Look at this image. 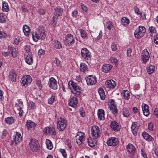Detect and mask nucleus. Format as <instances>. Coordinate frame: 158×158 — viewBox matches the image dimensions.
Masks as SVG:
<instances>
[{"label":"nucleus","instance_id":"1","mask_svg":"<svg viewBox=\"0 0 158 158\" xmlns=\"http://www.w3.org/2000/svg\"><path fill=\"white\" fill-rule=\"evenodd\" d=\"M45 33V31L44 27L43 26H39L37 29V31L32 32V37L33 40L36 42L39 39L44 40L46 36Z\"/></svg>","mask_w":158,"mask_h":158},{"label":"nucleus","instance_id":"2","mask_svg":"<svg viewBox=\"0 0 158 158\" xmlns=\"http://www.w3.org/2000/svg\"><path fill=\"white\" fill-rule=\"evenodd\" d=\"M68 85L69 88L71 89H73V93L75 94V95L77 97H80L82 94V88L78 86L77 83L73 82L72 81H70L68 83Z\"/></svg>","mask_w":158,"mask_h":158},{"label":"nucleus","instance_id":"3","mask_svg":"<svg viewBox=\"0 0 158 158\" xmlns=\"http://www.w3.org/2000/svg\"><path fill=\"white\" fill-rule=\"evenodd\" d=\"M57 128L60 131H63L68 124L67 120L64 118L60 117L57 119Z\"/></svg>","mask_w":158,"mask_h":158},{"label":"nucleus","instance_id":"4","mask_svg":"<svg viewBox=\"0 0 158 158\" xmlns=\"http://www.w3.org/2000/svg\"><path fill=\"white\" fill-rule=\"evenodd\" d=\"M29 144L30 149L33 152H36L39 150L40 145L37 141L30 139Z\"/></svg>","mask_w":158,"mask_h":158},{"label":"nucleus","instance_id":"5","mask_svg":"<svg viewBox=\"0 0 158 158\" xmlns=\"http://www.w3.org/2000/svg\"><path fill=\"white\" fill-rule=\"evenodd\" d=\"M31 81V77L28 75H26L23 77L20 81L22 85L25 87L30 85Z\"/></svg>","mask_w":158,"mask_h":158},{"label":"nucleus","instance_id":"6","mask_svg":"<svg viewBox=\"0 0 158 158\" xmlns=\"http://www.w3.org/2000/svg\"><path fill=\"white\" fill-rule=\"evenodd\" d=\"M146 32V29L144 26H139L134 32V35L137 38H139L143 35V34Z\"/></svg>","mask_w":158,"mask_h":158},{"label":"nucleus","instance_id":"7","mask_svg":"<svg viewBox=\"0 0 158 158\" xmlns=\"http://www.w3.org/2000/svg\"><path fill=\"white\" fill-rule=\"evenodd\" d=\"M74 38L71 34H68L65 36L64 40L65 44L68 46H70L74 43Z\"/></svg>","mask_w":158,"mask_h":158},{"label":"nucleus","instance_id":"8","mask_svg":"<svg viewBox=\"0 0 158 158\" xmlns=\"http://www.w3.org/2000/svg\"><path fill=\"white\" fill-rule=\"evenodd\" d=\"M85 135L81 132L77 133L76 136V142L78 145H80L85 140Z\"/></svg>","mask_w":158,"mask_h":158},{"label":"nucleus","instance_id":"9","mask_svg":"<svg viewBox=\"0 0 158 158\" xmlns=\"http://www.w3.org/2000/svg\"><path fill=\"white\" fill-rule=\"evenodd\" d=\"M92 136L95 139H97L100 135V130L99 127L97 126H92L91 129Z\"/></svg>","mask_w":158,"mask_h":158},{"label":"nucleus","instance_id":"10","mask_svg":"<svg viewBox=\"0 0 158 158\" xmlns=\"http://www.w3.org/2000/svg\"><path fill=\"white\" fill-rule=\"evenodd\" d=\"M14 140L12 142V143H15V145H17L19 144L21 141L22 137L21 134L18 132H16L13 136Z\"/></svg>","mask_w":158,"mask_h":158},{"label":"nucleus","instance_id":"11","mask_svg":"<svg viewBox=\"0 0 158 158\" xmlns=\"http://www.w3.org/2000/svg\"><path fill=\"white\" fill-rule=\"evenodd\" d=\"M86 81L88 85H94L97 82L96 76L92 75L89 76L86 78Z\"/></svg>","mask_w":158,"mask_h":158},{"label":"nucleus","instance_id":"12","mask_svg":"<svg viewBox=\"0 0 158 158\" xmlns=\"http://www.w3.org/2000/svg\"><path fill=\"white\" fill-rule=\"evenodd\" d=\"M81 53L82 57L83 58L87 60L90 59L91 56V53L86 48H82L81 51Z\"/></svg>","mask_w":158,"mask_h":158},{"label":"nucleus","instance_id":"13","mask_svg":"<svg viewBox=\"0 0 158 158\" xmlns=\"http://www.w3.org/2000/svg\"><path fill=\"white\" fill-rule=\"evenodd\" d=\"M149 57L150 56L148 52L147 49H144L141 55V60L142 63L145 64L148 60Z\"/></svg>","mask_w":158,"mask_h":158},{"label":"nucleus","instance_id":"14","mask_svg":"<svg viewBox=\"0 0 158 158\" xmlns=\"http://www.w3.org/2000/svg\"><path fill=\"white\" fill-rule=\"evenodd\" d=\"M110 126L111 128L115 131H118L120 129V126L119 124L114 121L111 122Z\"/></svg>","mask_w":158,"mask_h":158},{"label":"nucleus","instance_id":"15","mask_svg":"<svg viewBox=\"0 0 158 158\" xmlns=\"http://www.w3.org/2000/svg\"><path fill=\"white\" fill-rule=\"evenodd\" d=\"M118 139L117 138L111 137L107 141V144L110 146H116L118 143Z\"/></svg>","mask_w":158,"mask_h":158},{"label":"nucleus","instance_id":"16","mask_svg":"<svg viewBox=\"0 0 158 158\" xmlns=\"http://www.w3.org/2000/svg\"><path fill=\"white\" fill-rule=\"evenodd\" d=\"M114 101L113 100H111L109 108L113 114L116 116L117 114L118 111L117 107L114 104Z\"/></svg>","mask_w":158,"mask_h":158},{"label":"nucleus","instance_id":"17","mask_svg":"<svg viewBox=\"0 0 158 158\" xmlns=\"http://www.w3.org/2000/svg\"><path fill=\"white\" fill-rule=\"evenodd\" d=\"M127 152L131 154L134 155L136 152V149L132 144L129 143L126 147Z\"/></svg>","mask_w":158,"mask_h":158},{"label":"nucleus","instance_id":"18","mask_svg":"<svg viewBox=\"0 0 158 158\" xmlns=\"http://www.w3.org/2000/svg\"><path fill=\"white\" fill-rule=\"evenodd\" d=\"M50 87L54 90H56L57 88V81L53 77H51L48 82Z\"/></svg>","mask_w":158,"mask_h":158},{"label":"nucleus","instance_id":"19","mask_svg":"<svg viewBox=\"0 0 158 158\" xmlns=\"http://www.w3.org/2000/svg\"><path fill=\"white\" fill-rule=\"evenodd\" d=\"M78 103L77 99L76 97H73L70 99L69 103V105L73 108H75Z\"/></svg>","mask_w":158,"mask_h":158},{"label":"nucleus","instance_id":"20","mask_svg":"<svg viewBox=\"0 0 158 158\" xmlns=\"http://www.w3.org/2000/svg\"><path fill=\"white\" fill-rule=\"evenodd\" d=\"M142 106L143 114L146 116H148L149 114L148 106L146 104H143Z\"/></svg>","mask_w":158,"mask_h":158},{"label":"nucleus","instance_id":"21","mask_svg":"<svg viewBox=\"0 0 158 158\" xmlns=\"http://www.w3.org/2000/svg\"><path fill=\"white\" fill-rule=\"evenodd\" d=\"M106 85L108 88H114L116 86V83L112 80H108L106 81Z\"/></svg>","mask_w":158,"mask_h":158},{"label":"nucleus","instance_id":"22","mask_svg":"<svg viewBox=\"0 0 158 158\" xmlns=\"http://www.w3.org/2000/svg\"><path fill=\"white\" fill-rule=\"evenodd\" d=\"M112 66L109 64H105L102 67V71L105 73H108L111 69Z\"/></svg>","mask_w":158,"mask_h":158},{"label":"nucleus","instance_id":"23","mask_svg":"<svg viewBox=\"0 0 158 158\" xmlns=\"http://www.w3.org/2000/svg\"><path fill=\"white\" fill-rule=\"evenodd\" d=\"M63 10L60 6H57L55 9L54 15L58 17L62 15Z\"/></svg>","mask_w":158,"mask_h":158},{"label":"nucleus","instance_id":"24","mask_svg":"<svg viewBox=\"0 0 158 158\" xmlns=\"http://www.w3.org/2000/svg\"><path fill=\"white\" fill-rule=\"evenodd\" d=\"M138 126L137 123H133L131 127L132 133L135 136L137 134Z\"/></svg>","mask_w":158,"mask_h":158},{"label":"nucleus","instance_id":"25","mask_svg":"<svg viewBox=\"0 0 158 158\" xmlns=\"http://www.w3.org/2000/svg\"><path fill=\"white\" fill-rule=\"evenodd\" d=\"M98 118L100 120H104L105 119V112L102 109H99L98 111Z\"/></svg>","mask_w":158,"mask_h":158},{"label":"nucleus","instance_id":"26","mask_svg":"<svg viewBox=\"0 0 158 158\" xmlns=\"http://www.w3.org/2000/svg\"><path fill=\"white\" fill-rule=\"evenodd\" d=\"M88 145L90 147H94L96 145V141L91 137L87 139Z\"/></svg>","mask_w":158,"mask_h":158},{"label":"nucleus","instance_id":"27","mask_svg":"<svg viewBox=\"0 0 158 158\" xmlns=\"http://www.w3.org/2000/svg\"><path fill=\"white\" fill-rule=\"evenodd\" d=\"M25 61L27 64L29 65H31L32 64L33 60L32 54L31 53L28 54L25 58Z\"/></svg>","mask_w":158,"mask_h":158},{"label":"nucleus","instance_id":"28","mask_svg":"<svg viewBox=\"0 0 158 158\" xmlns=\"http://www.w3.org/2000/svg\"><path fill=\"white\" fill-rule=\"evenodd\" d=\"M46 130L47 132L51 135H54L56 134V130L53 127L51 128L48 127L46 128Z\"/></svg>","mask_w":158,"mask_h":158},{"label":"nucleus","instance_id":"29","mask_svg":"<svg viewBox=\"0 0 158 158\" xmlns=\"http://www.w3.org/2000/svg\"><path fill=\"white\" fill-rule=\"evenodd\" d=\"M9 50L10 54L11 53L12 56L13 57L15 58L17 56V52L15 48L9 47Z\"/></svg>","mask_w":158,"mask_h":158},{"label":"nucleus","instance_id":"30","mask_svg":"<svg viewBox=\"0 0 158 158\" xmlns=\"http://www.w3.org/2000/svg\"><path fill=\"white\" fill-rule=\"evenodd\" d=\"M23 32L26 36H28L30 30V27L27 25H24L23 28Z\"/></svg>","mask_w":158,"mask_h":158},{"label":"nucleus","instance_id":"31","mask_svg":"<svg viewBox=\"0 0 158 158\" xmlns=\"http://www.w3.org/2000/svg\"><path fill=\"white\" fill-rule=\"evenodd\" d=\"M53 46L55 48L58 49H60L62 48L61 43L56 40H55L54 41Z\"/></svg>","mask_w":158,"mask_h":158},{"label":"nucleus","instance_id":"32","mask_svg":"<svg viewBox=\"0 0 158 158\" xmlns=\"http://www.w3.org/2000/svg\"><path fill=\"white\" fill-rule=\"evenodd\" d=\"M9 77L12 81H15L16 78V75L15 72L14 71H11L9 73Z\"/></svg>","mask_w":158,"mask_h":158},{"label":"nucleus","instance_id":"33","mask_svg":"<svg viewBox=\"0 0 158 158\" xmlns=\"http://www.w3.org/2000/svg\"><path fill=\"white\" fill-rule=\"evenodd\" d=\"M142 135L143 138L148 141H151L153 139V138L145 132L142 133Z\"/></svg>","mask_w":158,"mask_h":158},{"label":"nucleus","instance_id":"34","mask_svg":"<svg viewBox=\"0 0 158 158\" xmlns=\"http://www.w3.org/2000/svg\"><path fill=\"white\" fill-rule=\"evenodd\" d=\"M121 23L123 26H127L130 23L129 20L127 17H123L121 19Z\"/></svg>","mask_w":158,"mask_h":158},{"label":"nucleus","instance_id":"35","mask_svg":"<svg viewBox=\"0 0 158 158\" xmlns=\"http://www.w3.org/2000/svg\"><path fill=\"white\" fill-rule=\"evenodd\" d=\"M36 125L35 123L30 120H27L26 125L28 129L35 127Z\"/></svg>","mask_w":158,"mask_h":158},{"label":"nucleus","instance_id":"36","mask_svg":"<svg viewBox=\"0 0 158 158\" xmlns=\"http://www.w3.org/2000/svg\"><path fill=\"white\" fill-rule=\"evenodd\" d=\"M80 70L83 73H85L88 70L87 65L84 63H81L80 65Z\"/></svg>","mask_w":158,"mask_h":158},{"label":"nucleus","instance_id":"37","mask_svg":"<svg viewBox=\"0 0 158 158\" xmlns=\"http://www.w3.org/2000/svg\"><path fill=\"white\" fill-rule=\"evenodd\" d=\"M122 113L124 117L128 118L130 116V114L128 109L124 108L122 110Z\"/></svg>","mask_w":158,"mask_h":158},{"label":"nucleus","instance_id":"38","mask_svg":"<svg viewBox=\"0 0 158 158\" xmlns=\"http://www.w3.org/2000/svg\"><path fill=\"white\" fill-rule=\"evenodd\" d=\"M98 92L102 100H104L105 98V95L103 89L101 88H99L98 89Z\"/></svg>","mask_w":158,"mask_h":158},{"label":"nucleus","instance_id":"39","mask_svg":"<svg viewBox=\"0 0 158 158\" xmlns=\"http://www.w3.org/2000/svg\"><path fill=\"white\" fill-rule=\"evenodd\" d=\"M46 147L49 150H52L53 148V146L52 142L48 139L46 140Z\"/></svg>","mask_w":158,"mask_h":158},{"label":"nucleus","instance_id":"40","mask_svg":"<svg viewBox=\"0 0 158 158\" xmlns=\"http://www.w3.org/2000/svg\"><path fill=\"white\" fill-rule=\"evenodd\" d=\"M28 108L30 110H33L36 107L35 103L32 101H29L28 103Z\"/></svg>","mask_w":158,"mask_h":158},{"label":"nucleus","instance_id":"41","mask_svg":"<svg viewBox=\"0 0 158 158\" xmlns=\"http://www.w3.org/2000/svg\"><path fill=\"white\" fill-rule=\"evenodd\" d=\"M2 10L4 12H7L9 10V7L7 3L3 2L2 3Z\"/></svg>","mask_w":158,"mask_h":158},{"label":"nucleus","instance_id":"42","mask_svg":"<svg viewBox=\"0 0 158 158\" xmlns=\"http://www.w3.org/2000/svg\"><path fill=\"white\" fill-rule=\"evenodd\" d=\"M123 95L125 99L128 100L130 97V93L127 90H124L123 92Z\"/></svg>","mask_w":158,"mask_h":158},{"label":"nucleus","instance_id":"43","mask_svg":"<svg viewBox=\"0 0 158 158\" xmlns=\"http://www.w3.org/2000/svg\"><path fill=\"white\" fill-rule=\"evenodd\" d=\"M6 122L9 124H11L14 122V120L13 117H10L6 118L5 119Z\"/></svg>","mask_w":158,"mask_h":158},{"label":"nucleus","instance_id":"44","mask_svg":"<svg viewBox=\"0 0 158 158\" xmlns=\"http://www.w3.org/2000/svg\"><path fill=\"white\" fill-rule=\"evenodd\" d=\"M155 70V67L152 65L151 64L148 69V72L149 74H152Z\"/></svg>","mask_w":158,"mask_h":158},{"label":"nucleus","instance_id":"45","mask_svg":"<svg viewBox=\"0 0 158 158\" xmlns=\"http://www.w3.org/2000/svg\"><path fill=\"white\" fill-rule=\"evenodd\" d=\"M6 22V17L2 13H0V22L4 23Z\"/></svg>","mask_w":158,"mask_h":158},{"label":"nucleus","instance_id":"46","mask_svg":"<svg viewBox=\"0 0 158 158\" xmlns=\"http://www.w3.org/2000/svg\"><path fill=\"white\" fill-rule=\"evenodd\" d=\"M55 100V97L53 95H52L51 97L48 99V103L52 105Z\"/></svg>","mask_w":158,"mask_h":158},{"label":"nucleus","instance_id":"47","mask_svg":"<svg viewBox=\"0 0 158 158\" xmlns=\"http://www.w3.org/2000/svg\"><path fill=\"white\" fill-rule=\"evenodd\" d=\"M7 36V35L2 29H0V39L5 38Z\"/></svg>","mask_w":158,"mask_h":158},{"label":"nucleus","instance_id":"48","mask_svg":"<svg viewBox=\"0 0 158 158\" xmlns=\"http://www.w3.org/2000/svg\"><path fill=\"white\" fill-rule=\"evenodd\" d=\"M80 31L81 35V37L83 38H86L87 36L86 32L84 30L82 29H80Z\"/></svg>","mask_w":158,"mask_h":158},{"label":"nucleus","instance_id":"49","mask_svg":"<svg viewBox=\"0 0 158 158\" xmlns=\"http://www.w3.org/2000/svg\"><path fill=\"white\" fill-rule=\"evenodd\" d=\"M52 20L51 21V23L53 24V26H55L57 23V17L54 16L52 18Z\"/></svg>","mask_w":158,"mask_h":158},{"label":"nucleus","instance_id":"50","mask_svg":"<svg viewBox=\"0 0 158 158\" xmlns=\"http://www.w3.org/2000/svg\"><path fill=\"white\" fill-rule=\"evenodd\" d=\"M112 26V25L111 22L109 21L106 23V27L108 30H110Z\"/></svg>","mask_w":158,"mask_h":158},{"label":"nucleus","instance_id":"51","mask_svg":"<svg viewBox=\"0 0 158 158\" xmlns=\"http://www.w3.org/2000/svg\"><path fill=\"white\" fill-rule=\"evenodd\" d=\"M79 113L81 116L84 117L85 116V112L83 108L81 107L79 109Z\"/></svg>","mask_w":158,"mask_h":158},{"label":"nucleus","instance_id":"52","mask_svg":"<svg viewBox=\"0 0 158 158\" xmlns=\"http://www.w3.org/2000/svg\"><path fill=\"white\" fill-rule=\"evenodd\" d=\"M54 62H55L56 65L57 66L60 67L61 65V61L59 60L58 58H56L55 60L54 61Z\"/></svg>","mask_w":158,"mask_h":158},{"label":"nucleus","instance_id":"53","mask_svg":"<svg viewBox=\"0 0 158 158\" xmlns=\"http://www.w3.org/2000/svg\"><path fill=\"white\" fill-rule=\"evenodd\" d=\"M60 152L64 158H67V153L65 150L64 149H60Z\"/></svg>","mask_w":158,"mask_h":158},{"label":"nucleus","instance_id":"54","mask_svg":"<svg viewBox=\"0 0 158 158\" xmlns=\"http://www.w3.org/2000/svg\"><path fill=\"white\" fill-rule=\"evenodd\" d=\"M65 144L68 146L70 149L72 148L71 142L70 140L68 139H67L66 141Z\"/></svg>","mask_w":158,"mask_h":158},{"label":"nucleus","instance_id":"55","mask_svg":"<svg viewBox=\"0 0 158 158\" xmlns=\"http://www.w3.org/2000/svg\"><path fill=\"white\" fill-rule=\"evenodd\" d=\"M36 84L39 87L40 89H41L42 88V85L41 83V81L40 80H38L36 81Z\"/></svg>","mask_w":158,"mask_h":158},{"label":"nucleus","instance_id":"56","mask_svg":"<svg viewBox=\"0 0 158 158\" xmlns=\"http://www.w3.org/2000/svg\"><path fill=\"white\" fill-rule=\"evenodd\" d=\"M134 9L135 12L137 15H139L141 14L139 11V9L136 6H134Z\"/></svg>","mask_w":158,"mask_h":158},{"label":"nucleus","instance_id":"57","mask_svg":"<svg viewBox=\"0 0 158 158\" xmlns=\"http://www.w3.org/2000/svg\"><path fill=\"white\" fill-rule=\"evenodd\" d=\"M111 48L113 51H115L117 49L116 45L114 43H112L111 45Z\"/></svg>","mask_w":158,"mask_h":158},{"label":"nucleus","instance_id":"58","mask_svg":"<svg viewBox=\"0 0 158 158\" xmlns=\"http://www.w3.org/2000/svg\"><path fill=\"white\" fill-rule=\"evenodd\" d=\"M38 12L39 14L40 15H44L45 13V10L43 9H40L38 10Z\"/></svg>","mask_w":158,"mask_h":158},{"label":"nucleus","instance_id":"59","mask_svg":"<svg viewBox=\"0 0 158 158\" xmlns=\"http://www.w3.org/2000/svg\"><path fill=\"white\" fill-rule=\"evenodd\" d=\"M154 42L155 44H158V34H156V36H154Z\"/></svg>","mask_w":158,"mask_h":158},{"label":"nucleus","instance_id":"60","mask_svg":"<svg viewBox=\"0 0 158 158\" xmlns=\"http://www.w3.org/2000/svg\"><path fill=\"white\" fill-rule=\"evenodd\" d=\"M78 15V12L77 10H75L72 12V16L73 17H76Z\"/></svg>","mask_w":158,"mask_h":158},{"label":"nucleus","instance_id":"61","mask_svg":"<svg viewBox=\"0 0 158 158\" xmlns=\"http://www.w3.org/2000/svg\"><path fill=\"white\" fill-rule=\"evenodd\" d=\"M149 29L150 30V31L152 33H156V30L155 28L154 27L152 26L150 27Z\"/></svg>","mask_w":158,"mask_h":158},{"label":"nucleus","instance_id":"62","mask_svg":"<svg viewBox=\"0 0 158 158\" xmlns=\"http://www.w3.org/2000/svg\"><path fill=\"white\" fill-rule=\"evenodd\" d=\"M153 114L156 118H158V107L155 109Z\"/></svg>","mask_w":158,"mask_h":158},{"label":"nucleus","instance_id":"63","mask_svg":"<svg viewBox=\"0 0 158 158\" xmlns=\"http://www.w3.org/2000/svg\"><path fill=\"white\" fill-rule=\"evenodd\" d=\"M8 133V131L6 129H4L2 132V138H3L6 136V135Z\"/></svg>","mask_w":158,"mask_h":158},{"label":"nucleus","instance_id":"64","mask_svg":"<svg viewBox=\"0 0 158 158\" xmlns=\"http://www.w3.org/2000/svg\"><path fill=\"white\" fill-rule=\"evenodd\" d=\"M141 154L143 157L144 158H147V157L145 152L143 151V149H141Z\"/></svg>","mask_w":158,"mask_h":158}]
</instances>
